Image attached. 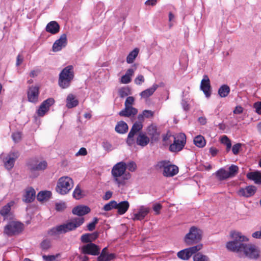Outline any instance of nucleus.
Listing matches in <instances>:
<instances>
[{
  "label": "nucleus",
  "mask_w": 261,
  "mask_h": 261,
  "mask_svg": "<svg viewBox=\"0 0 261 261\" xmlns=\"http://www.w3.org/2000/svg\"><path fill=\"white\" fill-rule=\"evenodd\" d=\"M181 105H182L183 109L187 111L189 109V106L185 100H182Z\"/></svg>",
  "instance_id": "338daca9"
},
{
  "label": "nucleus",
  "mask_w": 261,
  "mask_h": 261,
  "mask_svg": "<svg viewBox=\"0 0 261 261\" xmlns=\"http://www.w3.org/2000/svg\"><path fill=\"white\" fill-rule=\"evenodd\" d=\"M157 3L156 0H147L145 2L146 5L154 6Z\"/></svg>",
  "instance_id": "774afa93"
},
{
  "label": "nucleus",
  "mask_w": 261,
  "mask_h": 261,
  "mask_svg": "<svg viewBox=\"0 0 261 261\" xmlns=\"http://www.w3.org/2000/svg\"><path fill=\"white\" fill-rule=\"evenodd\" d=\"M221 142L226 146V151L228 152L231 147V141L229 138L226 136H223L221 137Z\"/></svg>",
  "instance_id": "37998d69"
},
{
  "label": "nucleus",
  "mask_w": 261,
  "mask_h": 261,
  "mask_svg": "<svg viewBox=\"0 0 261 261\" xmlns=\"http://www.w3.org/2000/svg\"><path fill=\"white\" fill-rule=\"evenodd\" d=\"M148 134L151 137L152 140H158L159 137V133L157 131L156 126L150 125L147 129Z\"/></svg>",
  "instance_id": "2f4dec72"
},
{
  "label": "nucleus",
  "mask_w": 261,
  "mask_h": 261,
  "mask_svg": "<svg viewBox=\"0 0 261 261\" xmlns=\"http://www.w3.org/2000/svg\"><path fill=\"white\" fill-rule=\"evenodd\" d=\"M214 175L216 178L219 181L224 180L229 178L228 174L227 173V171L223 168H220L216 171L214 173Z\"/></svg>",
  "instance_id": "c756f323"
},
{
  "label": "nucleus",
  "mask_w": 261,
  "mask_h": 261,
  "mask_svg": "<svg viewBox=\"0 0 261 261\" xmlns=\"http://www.w3.org/2000/svg\"><path fill=\"white\" fill-rule=\"evenodd\" d=\"M39 87L37 86H31L28 91V100L33 103H36L38 101Z\"/></svg>",
  "instance_id": "dca6fc26"
},
{
  "label": "nucleus",
  "mask_w": 261,
  "mask_h": 261,
  "mask_svg": "<svg viewBox=\"0 0 261 261\" xmlns=\"http://www.w3.org/2000/svg\"><path fill=\"white\" fill-rule=\"evenodd\" d=\"M73 77V67L71 65L66 67L59 74V85L63 89L68 88Z\"/></svg>",
  "instance_id": "39448f33"
},
{
  "label": "nucleus",
  "mask_w": 261,
  "mask_h": 261,
  "mask_svg": "<svg viewBox=\"0 0 261 261\" xmlns=\"http://www.w3.org/2000/svg\"><path fill=\"white\" fill-rule=\"evenodd\" d=\"M51 195V193L50 191H41L38 194L37 198L39 201H44L48 200Z\"/></svg>",
  "instance_id": "c9c22d12"
},
{
  "label": "nucleus",
  "mask_w": 261,
  "mask_h": 261,
  "mask_svg": "<svg viewBox=\"0 0 261 261\" xmlns=\"http://www.w3.org/2000/svg\"><path fill=\"white\" fill-rule=\"evenodd\" d=\"M202 231L195 226L190 228L189 232L185 236L184 241L187 245H192L199 243L202 239Z\"/></svg>",
  "instance_id": "0eeeda50"
},
{
  "label": "nucleus",
  "mask_w": 261,
  "mask_h": 261,
  "mask_svg": "<svg viewBox=\"0 0 261 261\" xmlns=\"http://www.w3.org/2000/svg\"><path fill=\"white\" fill-rule=\"evenodd\" d=\"M243 108L240 106H237L233 110V113L235 114H240L243 112Z\"/></svg>",
  "instance_id": "680f3d73"
},
{
  "label": "nucleus",
  "mask_w": 261,
  "mask_h": 261,
  "mask_svg": "<svg viewBox=\"0 0 261 261\" xmlns=\"http://www.w3.org/2000/svg\"><path fill=\"white\" fill-rule=\"evenodd\" d=\"M14 202L11 201L4 206L0 211V214L4 217V219H6L7 216L10 214L11 207L13 205Z\"/></svg>",
  "instance_id": "473e14b6"
},
{
  "label": "nucleus",
  "mask_w": 261,
  "mask_h": 261,
  "mask_svg": "<svg viewBox=\"0 0 261 261\" xmlns=\"http://www.w3.org/2000/svg\"><path fill=\"white\" fill-rule=\"evenodd\" d=\"M247 177L254 181L255 184H261V173L259 172H251L247 174Z\"/></svg>",
  "instance_id": "7c9ffc66"
},
{
  "label": "nucleus",
  "mask_w": 261,
  "mask_h": 261,
  "mask_svg": "<svg viewBox=\"0 0 261 261\" xmlns=\"http://www.w3.org/2000/svg\"><path fill=\"white\" fill-rule=\"evenodd\" d=\"M51 247V241L50 239L43 240L40 243V248L43 250H47Z\"/></svg>",
  "instance_id": "ea45409f"
},
{
  "label": "nucleus",
  "mask_w": 261,
  "mask_h": 261,
  "mask_svg": "<svg viewBox=\"0 0 261 261\" xmlns=\"http://www.w3.org/2000/svg\"><path fill=\"white\" fill-rule=\"evenodd\" d=\"M24 229L22 223L15 221L10 222L4 228V233L8 236H13L20 233Z\"/></svg>",
  "instance_id": "6e6552de"
},
{
  "label": "nucleus",
  "mask_w": 261,
  "mask_h": 261,
  "mask_svg": "<svg viewBox=\"0 0 261 261\" xmlns=\"http://www.w3.org/2000/svg\"><path fill=\"white\" fill-rule=\"evenodd\" d=\"M23 60V57L22 55L19 54L17 57V61H16V65H20L22 62Z\"/></svg>",
  "instance_id": "69168bd1"
},
{
  "label": "nucleus",
  "mask_w": 261,
  "mask_h": 261,
  "mask_svg": "<svg viewBox=\"0 0 261 261\" xmlns=\"http://www.w3.org/2000/svg\"><path fill=\"white\" fill-rule=\"evenodd\" d=\"M127 130V124L122 121L119 122L115 127V130L119 134H124Z\"/></svg>",
  "instance_id": "72a5a7b5"
},
{
  "label": "nucleus",
  "mask_w": 261,
  "mask_h": 261,
  "mask_svg": "<svg viewBox=\"0 0 261 261\" xmlns=\"http://www.w3.org/2000/svg\"><path fill=\"white\" fill-rule=\"evenodd\" d=\"M150 139L145 134L140 133L135 139V144L144 147L146 146L149 142Z\"/></svg>",
  "instance_id": "aec40b11"
},
{
  "label": "nucleus",
  "mask_w": 261,
  "mask_h": 261,
  "mask_svg": "<svg viewBox=\"0 0 261 261\" xmlns=\"http://www.w3.org/2000/svg\"><path fill=\"white\" fill-rule=\"evenodd\" d=\"M66 107L71 109L76 107L79 105V101L72 94H69L66 98Z\"/></svg>",
  "instance_id": "cd10ccee"
},
{
  "label": "nucleus",
  "mask_w": 261,
  "mask_h": 261,
  "mask_svg": "<svg viewBox=\"0 0 261 261\" xmlns=\"http://www.w3.org/2000/svg\"><path fill=\"white\" fill-rule=\"evenodd\" d=\"M149 212V207L144 205L140 206L138 209L137 212L133 214L132 219L134 221H141L144 219Z\"/></svg>",
  "instance_id": "4468645a"
},
{
  "label": "nucleus",
  "mask_w": 261,
  "mask_h": 261,
  "mask_svg": "<svg viewBox=\"0 0 261 261\" xmlns=\"http://www.w3.org/2000/svg\"><path fill=\"white\" fill-rule=\"evenodd\" d=\"M158 87L159 86L154 84L151 87L143 91L140 95L142 98H147L154 93Z\"/></svg>",
  "instance_id": "c85d7f7f"
},
{
  "label": "nucleus",
  "mask_w": 261,
  "mask_h": 261,
  "mask_svg": "<svg viewBox=\"0 0 261 261\" xmlns=\"http://www.w3.org/2000/svg\"><path fill=\"white\" fill-rule=\"evenodd\" d=\"M72 213L79 216H84L90 212V208L86 205H80L72 209Z\"/></svg>",
  "instance_id": "4be33fe9"
},
{
  "label": "nucleus",
  "mask_w": 261,
  "mask_h": 261,
  "mask_svg": "<svg viewBox=\"0 0 261 261\" xmlns=\"http://www.w3.org/2000/svg\"><path fill=\"white\" fill-rule=\"evenodd\" d=\"M61 256L60 253H57L56 255H43L42 258L45 261H56L57 258Z\"/></svg>",
  "instance_id": "a18cd8bd"
},
{
  "label": "nucleus",
  "mask_w": 261,
  "mask_h": 261,
  "mask_svg": "<svg viewBox=\"0 0 261 261\" xmlns=\"http://www.w3.org/2000/svg\"><path fill=\"white\" fill-rule=\"evenodd\" d=\"M136 85H140L144 82V77L142 75H138L134 80Z\"/></svg>",
  "instance_id": "4d7b16f0"
},
{
  "label": "nucleus",
  "mask_w": 261,
  "mask_h": 261,
  "mask_svg": "<svg viewBox=\"0 0 261 261\" xmlns=\"http://www.w3.org/2000/svg\"><path fill=\"white\" fill-rule=\"evenodd\" d=\"M143 114L146 118H150L154 115V112L150 110H144L143 111Z\"/></svg>",
  "instance_id": "052dcab7"
},
{
  "label": "nucleus",
  "mask_w": 261,
  "mask_h": 261,
  "mask_svg": "<svg viewBox=\"0 0 261 261\" xmlns=\"http://www.w3.org/2000/svg\"><path fill=\"white\" fill-rule=\"evenodd\" d=\"M47 166V164L45 161H42L39 163L37 165L34 166H32L31 169L32 171L35 170H44Z\"/></svg>",
  "instance_id": "79ce46f5"
},
{
  "label": "nucleus",
  "mask_w": 261,
  "mask_h": 261,
  "mask_svg": "<svg viewBox=\"0 0 261 261\" xmlns=\"http://www.w3.org/2000/svg\"><path fill=\"white\" fill-rule=\"evenodd\" d=\"M87 154V150L85 148H81L79 151L76 153V155H86Z\"/></svg>",
  "instance_id": "e2e57ef3"
},
{
  "label": "nucleus",
  "mask_w": 261,
  "mask_h": 261,
  "mask_svg": "<svg viewBox=\"0 0 261 261\" xmlns=\"http://www.w3.org/2000/svg\"><path fill=\"white\" fill-rule=\"evenodd\" d=\"M135 99L132 96L127 97L125 101V107H132V105L134 103Z\"/></svg>",
  "instance_id": "6e6d98bb"
},
{
  "label": "nucleus",
  "mask_w": 261,
  "mask_h": 261,
  "mask_svg": "<svg viewBox=\"0 0 261 261\" xmlns=\"http://www.w3.org/2000/svg\"><path fill=\"white\" fill-rule=\"evenodd\" d=\"M202 244H198L196 246L183 249L177 253V256L181 259L188 260L193 254L200 250L202 248Z\"/></svg>",
  "instance_id": "9d476101"
},
{
  "label": "nucleus",
  "mask_w": 261,
  "mask_h": 261,
  "mask_svg": "<svg viewBox=\"0 0 261 261\" xmlns=\"http://www.w3.org/2000/svg\"><path fill=\"white\" fill-rule=\"evenodd\" d=\"M84 222L82 217L73 219L71 222L53 227L48 231V234L51 237H57L62 233L72 230L81 226Z\"/></svg>",
  "instance_id": "7ed1b4c3"
},
{
  "label": "nucleus",
  "mask_w": 261,
  "mask_h": 261,
  "mask_svg": "<svg viewBox=\"0 0 261 261\" xmlns=\"http://www.w3.org/2000/svg\"><path fill=\"white\" fill-rule=\"evenodd\" d=\"M174 141L170 145L169 150L171 152L180 151L184 147L186 142V136L184 133H179L173 136Z\"/></svg>",
  "instance_id": "1a4fd4ad"
},
{
  "label": "nucleus",
  "mask_w": 261,
  "mask_h": 261,
  "mask_svg": "<svg viewBox=\"0 0 261 261\" xmlns=\"http://www.w3.org/2000/svg\"><path fill=\"white\" fill-rule=\"evenodd\" d=\"M73 186L74 182L71 178L62 176L57 181L56 190L61 195H66L73 188Z\"/></svg>",
  "instance_id": "423d86ee"
},
{
  "label": "nucleus",
  "mask_w": 261,
  "mask_h": 261,
  "mask_svg": "<svg viewBox=\"0 0 261 261\" xmlns=\"http://www.w3.org/2000/svg\"><path fill=\"white\" fill-rule=\"evenodd\" d=\"M67 44V36L65 34H62L60 38L57 40L53 46V50L55 52L60 51Z\"/></svg>",
  "instance_id": "a211bd4d"
},
{
  "label": "nucleus",
  "mask_w": 261,
  "mask_h": 261,
  "mask_svg": "<svg viewBox=\"0 0 261 261\" xmlns=\"http://www.w3.org/2000/svg\"><path fill=\"white\" fill-rule=\"evenodd\" d=\"M115 255L114 253H108L106 254H100L97 257V261H111L114 259Z\"/></svg>",
  "instance_id": "58836bf2"
},
{
  "label": "nucleus",
  "mask_w": 261,
  "mask_h": 261,
  "mask_svg": "<svg viewBox=\"0 0 261 261\" xmlns=\"http://www.w3.org/2000/svg\"><path fill=\"white\" fill-rule=\"evenodd\" d=\"M230 236L233 240L226 243V247L227 250L251 259L256 260L260 257L261 251L259 248L253 244L244 243L248 242V239L242 233L232 231Z\"/></svg>",
  "instance_id": "f257e3e1"
},
{
  "label": "nucleus",
  "mask_w": 261,
  "mask_h": 261,
  "mask_svg": "<svg viewBox=\"0 0 261 261\" xmlns=\"http://www.w3.org/2000/svg\"><path fill=\"white\" fill-rule=\"evenodd\" d=\"M98 236V233L94 232L92 233H85L81 237V241L84 243H90L96 240Z\"/></svg>",
  "instance_id": "b1692460"
},
{
  "label": "nucleus",
  "mask_w": 261,
  "mask_h": 261,
  "mask_svg": "<svg viewBox=\"0 0 261 261\" xmlns=\"http://www.w3.org/2000/svg\"><path fill=\"white\" fill-rule=\"evenodd\" d=\"M138 113L137 109L133 107H125V108L119 113V115L121 116L129 117L134 116Z\"/></svg>",
  "instance_id": "a878e982"
},
{
  "label": "nucleus",
  "mask_w": 261,
  "mask_h": 261,
  "mask_svg": "<svg viewBox=\"0 0 261 261\" xmlns=\"http://www.w3.org/2000/svg\"><path fill=\"white\" fill-rule=\"evenodd\" d=\"M83 254L91 255H97L99 254L100 248L97 245L90 243L82 246L81 248Z\"/></svg>",
  "instance_id": "f8f14e48"
},
{
  "label": "nucleus",
  "mask_w": 261,
  "mask_h": 261,
  "mask_svg": "<svg viewBox=\"0 0 261 261\" xmlns=\"http://www.w3.org/2000/svg\"><path fill=\"white\" fill-rule=\"evenodd\" d=\"M162 208V205L160 203H156L153 205V210L155 212V215L160 214V211Z\"/></svg>",
  "instance_id": "5fc2aeb1"
},
{
  "label": "nucleus",
  "mask_w": 261,
  "mask_h": 261,
  "mask_svg": "<svg viewBox=\"0 0 261 261\" xmlns=\"http://www.w3.org/2000/svg\"><path fill=\"white\" fill-rule=\"evenodd\" d=\"M102 146L103 149L108 152H110L114 149L112 144L107 140H105L102 142Z\"/></svg>",
  "instance_id": "09e8293b"
},
{
  "label": "nucleus",
  "mask_w": 261,
  "mask_h": 261,
  "mask_svg": "<svg viewBox=\"0 0 261 261\" xmlns=\"http://www.w3.org/2000/svg\"><path fill=\"white\" fill-rule=\"evenodd\" d=\"M98 221V220L97 218H94L93 219V221L87 225L88 230L89 231L93 230L95 228V226H96V224L97 223Z\"/></svg>",
  "instance_id": "603ef678"
},
{
  "label": "nucleus",
  "mask_w": 261,
  "mask_h": 261,
  "mask_svg": "<svg viewBox=\"0 0 261 261\" xmlns=\"http://www.w3.org/2000/svg\"><path fill=\"white\" fill-rule=\"evenodd\" d=\"M66 208L65 203H57L56 204V210L58 211H62Z\"/></svg>",
  "instance_id": "13d9d810"
},
{
  "label": "nucleus",
  "mask_w": 261,
  "mask_h": 261,
  "mask_svg": "<svg viewBox=\"0 0 261 261\" xmlns=\"http://www.w3.org/2000/svg\"><path fill=\"white\" fill-rule=\"evenodd\" d=\"M4 154H1V158H3L4 165L8 170L11 169L14 165V163L16 159L18 157L17 152H10L6 158L4 157Z\"/></svg>",
  "instance_id": "ddd939ff"
},
{
  "label": "nucleus",
  "mask_w": 261,
  "mask_h": 261,
  "mask_svg": "<svg viewBox=\"0 0 261 261\" xmlns=\"http://www.w3.org/2000/svg\"><path fill=\"white\" fill-rule=\"evenodd\" d=\"M139 50L138 48H136L132 51L127 56L126 58V62L127 63H132L136 58L137 57Z\"/></svg>",
  "instance_id": "4c0bfd02"
},
{
  "label": "nucleus",
  "mask_w": 261,
  "mask_h": 261,
  "mask_svg": "<svg viewBox=\"0 0 261 261\" xmlns=\"http://www.w3.org/2000/svg\"><path fill=\"white\" fill-rule=\"evenodd\" d=\"M119 95L120 97H124L128 95L127 90L125 88H122L119 90Z\"/></svg>",
  "instance_id": "0e129e2a"
},
{
  "label": "nucleus",
  "mask_w": 261,
  "mask_h": 261,
  "mask_svg": "<svg viewBox=\"0 0 261 261\" xmlns=\"http://www.w3.org/2000/svg\"><path fill=\"white\" fill-rule=\"evenodd\" d=\"M35 196L36 192L35 190L31 187L28 188L25 190L23 200L25 202H31L35 199Z\"/></svg>",
  "instance_id": "393cba45"
},
{
  "label": "nucleus",
  "mask_w": 261,
  "mask_h": 261,
  "mask_svg": "<svg viewBox=\"0 0 261 261\" xmlns=\"http://www.w3.org/2000/svg\"><path fill=\"white\" fill-rule=\"evenodd\" d=\"M240 148H241V144L237 143V144L234 145L232 148V151L233 154H237L239 152Z\"/></svg>",
  "instance_id": "bf43d9fd"
},
{
  "label": "nucleus",
  "mask_w": 261,
  "mask_h": 261,
  "mask_svg": "<svg viewBox=\"0 0 261 261\" xmlns=\"http://www.w3.org/2000/svg\"><path fill=\"white\" fill-rule=\"evenodd\" d=\"M55 102V100L53 98H49L44 100L37 110V114L39 116H43L45 113L49 110V108Z\"/></svg>",
  "instance_id": "2eb2a0df"
},
{
  "label": "nucleus",
  "mask_w": 261,
  "mask_h": 261,
  "mask_svg": "<svg viewBox=\"0 0 261 261\" xmlns=\"http://www.w3.org/2000/svg\"><path fill=\"white\" fill-rule=\"evenodd\" d=\"M117 205V202L115 200H112L108 203L105 204L103 207V209L105 211H109L113 208L116 209Z\"/></svg>",
  "instance_id": "c03bdc74"
},
{
  "label": "nucleus",
  "mask_w": 261,
  "mask_h": 261,
  "mask_svg": "<svg viewBox=\"0 0 261 261\" xmlns=\"http://www.w3.org/2000/svg\"><path fill=\"white\" fill-rule=\"evenodd\" d=\"M73 196L76 199H80L83 196L82 191L79 186H77L73 192Z\"/></svg>",
  "instance_id": "8fccbe9b"
},
{
  "label": "nucleus",
  "mask_w": 261,
  "mask_h": 261,
  "mask_svg": "<svg viewBox=\"0 0 261 261\" xmlns=\"http://www.w3.org/2000/svg\"><path fill=\"white\" fill-rule=\"evenodd\" d=\"M155 169L162 171L165 177H172L178 172L177 166L171 164L168 160H162L158 162L155 166Z\"/></svg>",
  "instance_id": "20e7f679"
},
{
  "label": "nucleus",
  "mask_w": 261,
  "mask_h": 261,
  "mask_svg": "<svg viewBox=\"0 0 261 261\" xmlns=\"http://www.w3.org/2000/svg\"><path fill=\"white\" fill-rule=\"evenodd\" d=\"M143 127L142 123L141 122H136L133 125L129 132L126 140V143L129 146L135 145V136L136 134L140 131Z\"/></svg>",
  "instance_id": "9b49d317"
},
{
  "label": "nucleus",
  "mask_w": 261,
  "mask_h": 261,
  "mask_svg": "<svg viewBox=\"0 0 261 261\" xmlns=\"http://www.w3.org/2000/svg\"><path fill=\"white\" fill-rule=\"evenodd\" d=\"M134 68H129L127 70L126 73L123 75L120 79V83L124 84L129 83L132 81V77L133 76L135 71L137 69L135 65Z\"/></svg>",
  "instance_id": "412c9836"
},
{
  "label": "nucleus",
  "mask_w": 261,
  "mask_h": 261,
  "mask_svg": "<svg viewBox=\"0 0 261 261\" xmlns=\"http://www.w3.org/2000/svg\"><path fill=\"white\" fill-rule=\"evenodd\" d=\"M239 167L234 165H231L229 168V171H227L229 177L235 176L238 173Z\"/></svg>",
  "instance_id": "a19ab883"
},
{
  "label": "nucleus",
  "mask_w": 261,
  "mask_h": 261,
  "mask_svg": "<svg viewBox=\"0 0 261 261\" xmlns=\"http://www.w3.org/2000/svg\"><path fill=\"white\" fill-rule=\"evenodd\" d=\"M116 209L117 210V213L120 215L124 214L129 207V203L127 201H123L119 203L117 202Z\"/></svg>",
  "instance_id": "5701e85b"
},
{
  "label": "nucleus",
  "mask_w": 261,
  "mask_h": 261,
  "mask_svg": "<svg viewBox=\"0 0 261 261\" xmlns=\"http://www.w3.org/2000/svg\"><path fill=\"white\" fill-rule=\"evenodd\" d=\"M126 163L123 161L116 164L112 169L111 174L113 181L118 187L124 186L126 181L132 177L131 174L126 172Z\"/></svg>",
  "instance_id": "f03ea898"
},
{
  "label": "nucleus",
  "mask_w": 261,
  "mask_h": 261,
  "mask_svg": "<svg viewBox=\"0 0 261 261\" xmlns=\"http://www.w3.org/2000/svg\"><path fill=\"white\" fill-rule=\"evenodd\" d=\"M256 188L254 186H247L244 188H241L237 193L239 195L245 197H249L253 196L256 191Z\"/></svg>",
  "instance_id": "6ab92c4d"
},
{
  "label": "nucleus",
  "mask_w": 261,
  "mask_h": 261,
  "mask_svg": "<svg viewBox=\"0 0 261 261\" xmlns=\"http://www.w3.org/2000/svg\"><path fill=\"white\" fill-rule=\"evenodd\" d=\"M193 141L194 144L199 148L204 147L206 144L204 138L201 135L195 137Z\"/></svg>",
  "instance_id": "e433bc0d"
},
{
  "label": "nucleus",
  "mask_w": 261,
  "mask_h": 261,
  "mask_svg": "<svg viewBox=\"0 0 261 261\" xmlns=\"http://www.w3.org/2000/svg\"><path fill=\"white\" fill-rule=\"evenodd\" d=\"M46 31L52 34H56L59 32L60 26L55 21L49 22L45 28Z\"/></svg>",
  "instance_id": "bb28decb"
},
{
  "label": "nucleus",
  "mask_w": 261,
  "mask_h": 261,
  "mask_svg": "<svg viewBox=\"0 0 261 261\" xmlns=\"http://www.w3.org/2000/svg\"><path fill=\"white\" fill-rule=\"evenodd\" d=\"M230 88L227 85H222L218 90V94L221 97H226L230 92Z\"/></svg>",
  "instance_id": "f704fd0d"
},
{
  "label": "nucleus",
  "mask_w": 261,
  "mask_h": 261,
  "mask_svg": "<svg viewBox=\"0 0 261 261\" xmlns=\"http://www.w3.org/2000/svg\"><path fill=\"white\" fill-rule=\"evenodd\" d=\"M127 169L130 172H135L137 169V165L134 161L129 162L126 164V169Z\"/></svg>",
  "instance_id": "de8ad7c7"
},
{
  "label": "nucleus",
  "mask_w": 261,
  "mask_h": 261,
  "mask_svg": "<svg viewBox=\"0 0 261 261\" xmlns=\"http://www.w3.org/2000/svg\"><path fill=\"white\" fill-rule=\"evenodd\" d=\"M200 88L207 97L211 94L210 81L207 75H204L201 82Z\"/></svg>",
  "instance_id": "f3484780"
},
{
  "label": "nucleus",
  "mask_w": 261,
  "mask_h": 261,
  "mask_svg": "<svg viewBox=\"0 0 261 261\" xmlns=\"http://www.w3.org/2000/svg\"><path fill=\"white\" fill-rule=\"evenodd\" d=\"M253 108L257 114L261 115V101H256L254 103Z\"/></svg>",
  "instance_id": "3c124183"
},
{
  "label": "nucleus",
  "mask_w": 261,
  "mask_h": 261,
  "mask_svg": "<svg viewBox=\"0 0 261 261\" xmlns=\"http://www.w3.org/2000/svg\"><path fill=\"white\" fill-rule=\"evenodd\" d=\"M194 261H208V258L200 253L196 254L193 256Z\"/></svg>",
  "instance_id": "49530a36"
},
{
  "label": "nucleus",
  "mask_w": 261,
  "mask_h": 261,
  "mask_svg": "<svg viewBox=\"0 0 261 261\" xmlns=\"http://www.w3.org/2000/svg\"><path fill=\"white\" fill-rule=\"evenodd\" d=\"M13 141L15 142H18L21 140V134L20 132H15L12 135Z\"/></svg>",
  "instance_id": "864d4df0"
}]
</instances>
